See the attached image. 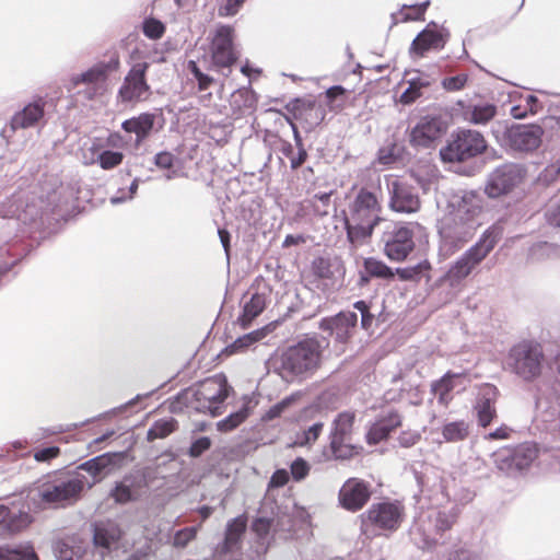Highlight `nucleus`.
<instances>
[{"mask_svg":"<svg viewBox=\"0 0 560 560\" xmlns=\"http://www.w3.org/2000/svg\"><path fill=\"white\" fill-rule=\"evenodd\" d=\"M514 454V466L517 472L528 468L532 463L537 458L538 450L535 444L523 443L512 447Z\"/></svg>","mask_w":560,"mask_h":560,"instance_id":"e433bc0d","label":"nucleus"},{"mask_svg":"<svg viewBox=\"0 0 560 560\" xmlns=\"http://www.w3.org/2000/svg\"><path fill=\"white\" fill-rule=\"evenodd\" d=\"M371 278L387 280L394 278V272L385 262L370 257L364 259L363 270L360 271L359 285H366Z\"/></svg>","mask_w":560,"mask_h":560,"instance_id":"c756f323","label":"nucleus"},{"mask_svg":"<svg viewBox=\"0 0 560 560\" xmlns=\"http://www.w3.org/2000/svg\"><path fill=\"white\" fill-rule=\"evenodd\" d=\"M388 207L396 213L411 214L420 210L421 200L413 186L393 180L388 184Z\"/></svg>","mask_w":560,"mask_h":560,"instance_id":"f3484780","label":"nucleus"},{"mask_svg":"<svg viewBox=\"0 0 560 560\" xmlns=\"http://www.w3.org/2000/svg\"><path fill=\"white\" fill-rule=\"evenodd\" d=\"M497 112V106L491 103L469 104L463 109V118L472 125H486L494 118Z\"/></svg>","mask_w":560,"mask_h":560,"instance_id":"c85d7f7f","label":"nucleus"},{"mask_svg":"<svg viewBox=\"0 0 560 560\" xmlns=\"http://www.w3.org/2000/svg\"><path fill=\"white\" fill-rule=\"evenodd\" d=\"M544 360V351L538 342L523 340L509 350L505 368L520 378L529 382L540 376Z\"/></svg>","mask_w":560,"mask_h":560,"instance_id":"6e6552de","label":"nucleus"},{"mask_svg":"<svg viewBox=\"0 0 560 560\" xmlns=\"http://www.w3.org/2000/svg\"><path fill=\"white\" fill-rule=\"evenodd\" d=\"M155 116L151 113H142L139 116L131 117L121 124V128L128 133H135L137 143L142 142L149 137L154 126Z\"/></svg>","mask_w":560,"mask_h":560,"instance_id":"cd10ccee","label":"nucleus"},{"mask_svg":"<svg viewBox=\"0 0 560 560\" xmlns=\"http://www.w3.org/2000/svg\"><path fill=\"white\" fill-rule=\"evenodd\" d=\"M453 210L443 219L440 235L445 245L458 247L469 241L477 228L482 210V198L476 191H463L451 202Z\"/></svg>","mask_w":560,"mask_h":560,"instance_id":"f257e3e1","label":"nucleus"},{"mask_svg":"<svg viewBox=\"0 0 560 560\" xmlns=\"http://www.w3.org/2000/svg\"><path fill=\"white\" fill-rule=\"evenodd\" d=\"M557 250L556 246L549 243H538L530 248V256L535 259H540L545 256L549 257Z\"/></svg>","mask_w":560,"mask_h":560,"instance_id":"052dcab7","label":"nucleus"},{"mask_svg":"<svg viewBox=\"0 0 560 560\" xmlns=\"http://www.w3.org/2000/svg\"><path fill=\"white\" fill-rule=\"evenodd\" d=\"M494 387H487L485 389V394L478 398L475 405L478 424L482 428L488 427L497 417V410L494 406Z\"/></svg>","mask_w":560,"mask_h":560,"instance_id":"bb28decb","label":"nucleus"},{"mask_svg":"<svg viewBox=\"0 0 560 560\" xmlns=\"http://www.w3.org/2000/svg\"><path fill=\"white\" fill-rule=\"evenodd\" d=\"M175 162V156L167 151L159 152L154 156V163L158 167L163 170H171Z\"/></svg>","mask_w":560,"mask_h":560,"instance_id":"338daca9","label":"nucleus"},{"mask_svg":"<svg viewBox=\"0 0 560 560\" xmlns=\"http://www.w3.org/2000/svg\"><path fill=\"white\" fill-rule=\"evenodd\" d=\"M384 254L393 261H402L413 250V224L390 223L383 232Z\"/></svg>","mask_w":560,"mask_h":560,"instance_id":"9b49d317","label":"nucleus"},{"mask_svg":"<svg viewBox=\"0 0 560 560\" xmlns=\"http://www.w3.org/2000/svg\"><path fill=\"white\" fill-rule=\"evenodd\" d=\"M457 514L435 506L420 509L409 528L410 541L421 550H433L443 534L452 528Z\"/></svg>","mask_w":560,"mask_h":560,"instance_id":"20e7f679","label":"nucleus"},{"mask_svg":"<svg viewBox=\"0 0 560 560\" xmlns=\"http://www.w3.org/2000/svg\"><path fill=\"white\" fill-rule=\"evenodd\" d=\"M248 416L249 406L248 402H245L237 411L232 412L224 419L220 420L217 423V429L220 432H230L243 423Z\"/></svg>","mask_w":560,"mask_h":560,"instance_id":"a19ab883","label":"nucleus"},{"mask_svg":"<svg viewBox=\"0 0 560 560\" xmlns=\"http://www.w3.org/2000/svg\"><path fill=\"white\" fill-rule=\"evenodd\" d=\"M31 522L26 512H13L5 505H0V525L9 533H16L23 529Z\"/></svg>","mask_w":560,"mask_h":560,"instance_id":"473e14b6","label":"nucleus"},{"mask_svg":"<svg viewBox=\"0 0 560 560\" xmlns=\"http://www.w3.org/2000/svg\"><path fill=\"white\" fill-rule=\"evenodd\" d=\"M143 33L150 39H159L165 32L164 24L156 19H147L143 22Z\"/></svg>","mask_w":560,"mask_h":560,"instance_id":"3c124183","label":"nucleus"},{"mask_svg":"<svg viewBox=\"0 0 560 560\" xmlns=\"http://www.w3.org/2000/svg\"><path fill=\"white\" fill-rule=\"evenodd\" d=\"M148 69L149 63L147 61H138L131 65L117 93V100L120 103L137 104L150 97L151 88L145 79Z\"/></svg>","mask_w":560,"mask_h":560,"instance_id":"f8f14e48","label":"nucleus"},{"mask_svg":"<svg viewBox=\"0 0 560 560\" xmlns=\"http://www.w3.org/2000/svg\"><path fill=\"white\" fill-rule=\"evenodd\" d=\"M492 459L501 472L505 475H514L517 472L516 466H514V454L512 447L500 448L492 454Z\"/></svg>","mask_w":560,"mask_h":560,"instance_id":"58836bf2","label":"nucleus"},{"mask_svg":"<svg viewBox=\"0 0 560 560\" xmlns=\"http://www.w3.org/2000/svg\"><path fill=\"white\" fill-rule=\"evenodd\" d=\"M115 457V454L106 453L86 460L85 463L79 466V469L85 470L93 477H96L102 471L107 469L109 466L114 465Z\"/></svg>","mask_w":560,"mask_h":560,"instance_id":"ea45409f","label":"nucleus"},{"mask_svg":"<svg viewBox=\"0 0 560 560\" xmlns=\"http://www.w3.org/2000/svg\"><path fill=\"white\" fill-rule=\"evenodd\" d=\"M0 560H38L32 547H0Z\"/></svg>","mask_w":560,"mask_h":560,"instance_id":"37998d69","label":"nucleus"},{"mask_svg":"<svg viewBox=\"0 0 560 560\" xmlns=\"http://www.w3.org/2000/svg\"><path fill=\"white\" fill-rule=\"evenodd\" d=\"M197 527H186L183 528L174 535V546L178 548L186 547L191 540L196 538Z\"/></svg>","mask_w":560,"mask_h":560,"instance_id":"864d4df0","label":"nucleus"},{"mask_svg":"<svg viewBox=\"0 0 560 560\" xmlns=\"http://www.w3.org/2000/svg\"><path fill=\"white\" fill-rule=\"evenodd\" d=\"M230 389L226 377L223 374H217L196 386L183 390L178 395V400L185 404L187 408L215 417L221 413Z\"/></svg>","mask_w":560,"mask_h":560,"instance_id":"423d86ee","label":"nucleus"},{"mask_svg":"<svg viewBox=\"0 0 560 560\" xmlns=\"http://www.w3.org/2000/svg\"><path fill=\"white\" fill-rule=\"evenodd\" d=\"M272 521L267 517H257L252 525L253 530L259 536L265 537L270 528Z\"/></svg>","mask_w":560,"mask_h":560,"instance_id":"774afa93","label":"nucleus"},{"mask_svg":"<svg viewBox=\"0 0 560 560\" xmlns=\"http://www.w3.org/2000/svg\"><path fill=\"white\" fill-rule=\"evenodd\" d=\"M405 515L404 505L398 501L373 503L360 517L361 530L368 537L381 535L382 532H395Z\"/></svg>","mask_w":560,"mask_h":560,"instance_id":"1a4fd4ad","label":"nucleus"},{"mask_svg":"<svg viewBox=\"0 0 560 560\" xmlns=\"http://www.w3.org/2000/svg\"><path fill=\"white\" fill-rule=\"evenodd\" d=\"M313 271L315 276L322 279H329L332 276L330 264L324 258H317L314 260Z\"/></svg>","mask_w":560,"mask_h":560,"instance_id":"4d7b16f0","label":"nucleus"},{"mask_svg":"<svg viewBox=\"0 0 560 560\" xmlns=\"http://www.w3.org/2000/svg\"><path fill=\"white\" fill-rule=\"evenodd\" d=\"M246 0H226L223 5L219 8V15L220 16H233L235 15L240 9L242 8L243 3Z\"/></svg>","mask_w":560,"mask_h":560,"instance_id":"e2e57ef3","label":"nucleus"},{"mask_svg":"<svg viewBox=\"0 0 560 560\" xmlns=\"http://www.w3.org/2000/svg\"><path fill=\"white\" fill-rule=\"evenodd\" d=\"M544 130L538 125H523L514 127L509 132V142L513 150L534 151L542 140Z\"/></svg>","mask_w":560,"mask_h":560,"instance_id":"6ab92c4d","label":"nucleus"},{"mask_svg":"<svg viewBox=\"0 0 560 560\" xmlns=\"http://www.w3.org/2000/svg\"><path fill=\"white\" fill-rule=\"evenodd\" d=\"M119 65L118 59H112L109 62H100L86 70L83 73L75 74L71 78V83L73 86L79 85L80 83L86 84H98L103 83L107 74L110 70L116 69Z\"/></svg>","mask_w":560,"mask_h":560,"instance_id":"a878e982","label":"nucleus"},{"mask_svg":"<svg viewBox=\"0 0 560 560\" xmlns=\"http://www.w3.org/2000/svg\"><path fill=\"white\" fill-rule=\"evenodd\" d=\"M401 417L398 412L390 410L386 415L381 416L368 430L366 442L375 445L387 439L389 433L400 427Z\"/></svg>","mask_w":560,"mask_h":560,"instance_id":"4be33fe9","label":"nucleus"},{"mask_svg":"<svg viewBox=\"0 0 560 560\" xmlns=\"http://www.w3.org/2000/svg\"><path fill=\"white\" fill-rule=\"evenodd\" d=\"M211 446V441L207 436H201L192 442L189 447V455L198 457Z\"/></svg>","mask_w":560,"mask_h":560,"instance_id":"0e129e2a","label":"nucleus"},{"mask_svg":"<svg viewBox=\"0 0 560 560\" xmlns=\"http://www.w3.org/2000/svg\"><path fill=\"white\" fill-rule=\"evenodd\" d=\"M431 84L429 77H416L409 80V86L400 95V102L410 104L421 96V90Z\"/></svg>","mask_w":560,"mask_h":560,"instance_id":"79ce46f5","label":"nucleus"},{"mask_svg":"<svg viewBox=\"0 0 560 560\" xmlns=\"http://www.w3.org/2000/svg\"><path fill=\"white\" fill-rule=\"evenodd\" d=\"M245 529L246 518L243 516H237L228 523L224 540L226 550H232L238 544Z\"/></svg>","mask_w":560,"mask_h":560,"instance_id":"4c0bfd02","label":"nucleus"},{"mask_svg":"<svg viewBox=\"0 0 560 560\" xmlns=\"http://www.w3.org/2000/svg\"><path fill=\"white\" fill-rule=\"evenodd\" d=\"M60 454V448L58 446H49L42 450H38L34 453V459L40 463H49L51 459L56 458Z\"/></svg>","mask_w":560,"mask_h":560,"instance_id":"bf43d9fd","label":"nucleus"},{"mask_svg":"<svg viewBox=\"0 0 560 560\" xmlns=\"http://www.w3.org/2000/svg\"><path fill=\"white\" fill-rule=\"evenodd\" d=\"M444 43L445 40L441 33L424 30L413 39L410 50L419 56H423L430 49L442 48Z\"/></svg>","mask_w":560,"mask_h":560,"instance_id":"7c9ffc66","label":"nucleus"},{"mask_svg":"<svg viewBox=\"0 0 560 560\" xmlns=\"http://www.w3.org/2000/svg\"><path fill=\"white\" fill-rule=\"evenodd\" d=\"M499 241L494 230H487L480 240L460 255L440 278L439 287L446 289V299L456 298L464 288L465 279L490 254Z\"/></svg>","mask_w":560,"mask_h":560,"instance_id":"7ed1b4c3","label":"nucleus"},{"mask_svg":"<svg viewBox=\"0 0 560 560\" xmlns=\"http://www.w3.org/2000/svg\"><path fill=\"white\" fill-rule=\"evenodd\" d=\"M89 541L78 535L63 537L52 546L57 560H88Z\"/></svg>","mask_w":560,"mask_h":560,"instance_id":"aec40b11","label":"nucleus"},{"mask_svg":"<svg viewBox=\"0 0 560 560\" xmlns=\"http://www.w3.org/2000/svg\"><path fill=\"white\" fill-rule=\"evenodd\" d=\"M120 536L119 528L114 523H100L94 527L93 540L96 547L109 549Z\"/></svg>","mask_w":560,"mask_h":560,"instance_id":"72a5a7b5","label":"nucleus"},{"mask_svg":"<svg viewBox=\"0 0 560 560\" xmlns=\"http://www.w3.org/2000/svg\"><path fill=\"white\" fill-rule=\"evenodd\" d=\"M138 485L144 490L149 488L158 478V469L154 467H144L132 471Z\"/></svg>","mask_w":560,"mask_h":560,"instance_id":"8fccbe9b","label":"nucleus"},{"mask_svg":"<svg viewBox=\"0 0 560 560\" xmlns=\"http://www.w3.org/2000/svg\"><path fill=\"white\" fill-rule=\"evenodd\" d=\"M445 122L439 117L425 116L421 118L409 135V142L417 149L434 148L446 132Z\"/></svg>","mask_w":560,"mask_h":560,"instance_id":"dca6fc26","label":"nucleus"},{"mask_svg":"<svg viewBox=\"0 0 560 560\" xmlns=\"http://www.w3.org/2000/svg\"><path fill=\"white\" fill-rule=\"evenodd\" d=\"M353 306L361 314V326L369 329L374 320V315L370 313L368 304L364 301H358Z\"/></svg>","mask_w":560,"mask_h":560,"instance_id":"13d9d810","label":"nucleus"},{"mask_svg":"<svg viewBox=\"0 0 560 560\" xmlns=\"http://www.w3.org/2000/svg\"><path fill=\"white\" fill-rule=\"evenodd\" d=\"M143 489L138 485L132 472L126 475L120 481L116 482L109 495L116 503L125 504L136 501L142 493Z\"/></svg>","mask_w":560,"mask_h":560,"instance_id":"393cba45","label":"nucleus"},{"mask_svg":"<svg viewBox=\"0 0 560 560\" xmlns=\"http://www.w3.org/2000/svg\"><path fill=\"white\" fill-rule=\"evenodd\" d=\"M383 221L378 198L366 188H361L349 205L345 219L349 242L353 245L363 244Z\"/></svg>","mask_w":560,"mask_h":560,"instance_id":"f03ea898","label":"nucleus"},{"mask_svg":"<svg viewBox=\"0 0 560 560\" xmlns=\"http://www.w3.org/2000/svg\"><path fill=\"white\" fill-rule=\"evenodd\" d=\"M267 289L261 292H255L250 299L244 303L243 313L238 320L243 327L252 323L254 318L262 313L267 305Z\"/></svg>","mask_w":560,"mask_h":560,"instance_id":"2f4dec72","label":"nucleus"},{"mask_svg":"<svg viewBox=\"0 0 560 560\" xmlns=\"http://www.w3.org/2000/svg\"><path fill=\"white\" fill-rule=\"evenodd\" d=\"M431 268V265L428 260H422L413 267L397 269V273L404 280H413L418 279L420 276L427 273Z\"/></svg>","mask_w":560,"mask_h":560,"instance_id":"09e8293b","label":"nucleus"},{"mask_svg":"<svg viewBox=\"0 0 560 560\" xmlns=\"http://www.w3.org/2000/svg\"><path fill=\"white\" fill-rule=\"evenodd\" d=\"M487 142L483 136L471 129H460L453 132L448 143L440 150L444 162H465L483 153Z\"/></svg>","mask_w":560,"mask_h":560,"instance_id":"9d476101","label":"nucleus"},{"mask_svg":"<svg viewBox=\"0 0 560 560\" xmlns=\"http://www.w3.org/2000/svg\"><path fill=\"white\" fill-rule=\"evenodd\" d=\"M44 105L42 98L26 105L22 110L14 114L11 119V128L16 130L34 127L44 116Z\"/></svg>","mask_w":560,"mask_h":560,"instance_id":"b1692460","label":"nucleus"},{"mask_svg":"<svg viewBox=\"0 0 560 560\" xmlns=\"http://www.w3.org/2000/svg\"><path fill=\"white\" fill-rule=\"evenodd\" d=\"M101 144L96 141L82 149V162L84 165H93L98 163V156L101 154Z\"/></svg>","mask_w":560,"mask_h":560,"instance_id":"5fc2aeb1","label":"nucleus"},{"mask_svg":"<svg viewBox=\"0 0 560 560\" xmlns=\"http://www.w3.org/2000/svg\"><path fill=\"white\" fill-rule=\"evenodd\" d=\"M459 377V374H453L447 372L439 381H435L431 385V392L438 397L439 404L447 406L452 400L451 392L454 389V380Z\"/></svg>","mask_w":560,"mask_h":560,"instance_id":"c9c22d12","label":"nucleus"},{"mask_svg":"<svg viewBox=\"0 0 560 560\" xmlns=\"http://www.w3.org/2000/svg\"><path fill=\"white\" fill-rule=\"evenodd\" d=\"M292 112L295 119L306 125L307 130L318 126L325 118V110L312 100H296L292 103Z\"/></svg>","mask_w":560,"mask_h":560,"instance_id":"5701e85b","label":"nucleus"},{"mask_svg":"<svg viewBox=\"0 0 560 560\" xmlns=\"http://www.w3.org/2000/svg\"><path fill=\"white\" fill-rule=\"evenodd\" d=\"M85 482L84 475L80 472L56 475L38 488V497L49 506L65 508L80 499Z\"/></svg>","mask_w":560,"mask_h":560,"instance_id":"0eeeda50","label":"nucleus"},{"mask_svg":"<svg viewBox=\"0 0 560 560\" xmlns=\"http://www.w3.org/2000/svg\"><path fill=\"white\" fill-rule=\"evenodd\" d=\"M300 398L299 394L290 395L278 404L273 405L266 413V418L271 420L282 415L292 404Z\"/></svg>","mask_w":560,"mask_h":560,"instance_id":"603ef678","label":"nucleus"},{"mask_svg":"<svg viewBox=\"0 0 560 560\" xmlns=\"http://www.w3.org/2000/svg\"><path fill=\"white\" fill-rule=\"evenodd\" d=\"M322 350L323 346L316 338H306L280 354L277 370L287 381L308 377L320 364Z\"/></svg>","mask_w":560,"mask_h":560,"instance_id":"39448f33","label":"nucleus"},{"mask_svg":"<svg viewBox=\"0 0 560 560\" xmlns=\"http://www.w3.org/2000/svg\"><path fill=\"white\" fill-rule=\"evenodd\" d=\"M355 412L342 411L332 421L329 439L330 450L337 459L353 456L355 447L351 445L354 433Z\"/></svg>","mask_w":560,"mask_h":560,"instance_id":"ddd939ff","label":"nucleus"},{"mask_svg":"<svg viewBox=\"0 0 560 560\" xmlns=\"http://www.w3.org/2000/svg\"><path fill=\"white\" fill-rule=\"evenodd\" d=\"M233 38V27L229 25H221L217 28L211 43L212 66L224 75H228L231 66L237 60Z\"/></svg>","mask_w":560,"mask_h":560,"instance_id":"4468645a","label":"nucleus"},{"mask_svg":"<svg viewBox=\"0 0 560 560\" xmlns=\"http://www.w3.org/2000/svg\"><path fill=\"white\" fill-rule=\"evenodd\" d=\"M524 178V170L521 165L506 163L493 170L487 179L485 192L490 198H498L509 194Z\"/></svg>","mask_w":560,"mask_h":560,"instance_id":"2eb2a0df","label":"nucleus"},{"mask_svg":"<svg viewBox=\"0 0 560 560\" xmlns=\"http://www.w3.org/2000/svg\"><path fill=\"white\" fill-rule=\"evenodd\" d=\"M291 475L294 480L300 481L304 479L310 472V465L303 458H296L293 460L290 467Z\"/></svg>","mask_w":560,"mask_h":560,"instance_id":"6e6d98bb","label":"nucleus"},{"mask_svg":"<svg viewBox=\"0 0 560 560\" xmlns=\"http://www.w3.org/2000/svg\"><path fill=\"white\" fill-rule=\"evenodd\" d=\"M323 422H315L307 429L298 433L294 440V445L298 446H310L317 441L323 432Z\"/></svg>","mask_w":560,"mask_h":560,"instance_id":"c03bdc74","label":"nucleus"},{"mask_svg":"<svg viewBox=\"0 0 560 560\" xmlns=\"http://www.w3.org/2000/svg\"><path fill=\"white\" fill-rule=\"evenodd\" d=\"M469 432V423L465 420L446 422L441 429L443 441L447 443L462 442L468 438Z\"/></svg>","mask_w":560,"mask_h":560,"instance_id":"f704fd0d","label":"nucleus"},{"mask_svg":"<svg viewBox=\"0 0 560 560\" xmlns=\"http://www.w3.org/2000/svg\"><path fill=\"white\" fill-rule=\"evenodd\" d=\"M266 336V329H258L237 338L230 347L231 352L243 351Z\"/></svg>","mask_w":560,"mask_h":560,"instance_id":"49530a36","label":"nucleus"},{"mask_svg":"<svg viewBox=\"0 0 560 560\" xmlns=\"http://www.w3.org/2000/svg\"><path fill=\"white\" fill-rule=\"evenodd\" d=\"M358 322V315L353 312H341L335 317L324 318L320 322V328L334 335L336 340L345 343L351 331L354 329Z\"/></svg>","mask_w":560,"mask_h":560,"instance_id":"412c9836","label":"nucleus"},{"mask_svg":"<svg viewBox=\"0 0 560 560\" xmlns=\"http://www.w3.org/2000/svg\"><path fill=\"white\" fill-rule=\"evenodd\" d=\"M124 160V154L118 151L102 150L98 156V164L103 170H112L118 166Z\"/></svg>","mask_w":560,"mask_h":560,"instance_id":"de8ad7c7","label":"nucleus"},{"mask_svg":"<svg viewBox=\"0 0 560 560\" xmlns=\"http://www.w3.org/2000/svg\"><path fill=\"white\" fill-rule=\"evenodd\" d=\"M421 439V434L418 431H402L398 438L399 445L402 447H411L417 444Z\"/></svg>","mask_w":560,"mask_h":560,"instance_id":"69168bd1","label":"nucleus"},{"mask_svg":"<svg viewBox=\"0 0 560 560\" xmlns=\"http://www.w3.org/2000/svg\"><path fill=\"white\" fill-rule=\"evenodd\" d=\"M175 424L176 422L173 419L155 421L148 430V440L154 441L167 436L175 430Z\"/></svg>","mask_w":560,"mask_h":560,"instance_id":"a18cd8bd","label":"nucleus"},{"mask_svg":"<svg viewBox=\"0 0 560 560\" xmlns=\"http://www.w3.org/2000/svg\"><path fill=\"white\" fill-rule=\"evenodd\" d=\"M371 497L369 485L358 478L348 479L339 490L340 505L351 512L361 510Z\"/></svg>","mask_w":560,"mask_h":560,"instance_id":"a211bd4d","label":"nucleus"},{"mask_svg":"<svg viewBox=\"0 0 560 560\" xmlns=\"http://www.w3.org/2000/svg\"><path fill=\"white\" fill-rule=\"evenodd\" d=\"M467 82V75L466 74H458L451 78H445L442 81V85L447 91H459L462 90Z\"/></svg>","mask_w":560,"mask_h":560,"instance_id":"680f3d73","label":"nucleus"}]
</instances>
